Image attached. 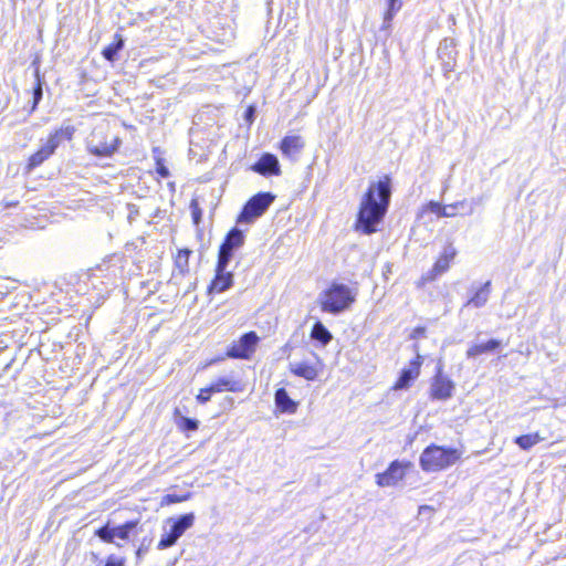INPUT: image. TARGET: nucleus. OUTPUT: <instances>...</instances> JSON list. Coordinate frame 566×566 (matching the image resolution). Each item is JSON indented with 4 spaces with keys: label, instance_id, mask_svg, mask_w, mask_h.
Here are the masks:
<instances>
[{
    "label": "nucleus",
    "instance_id": "c756f323",
    "mask_svg": "<svg viewBox=\"0 0 566 566\" xmlns=\"http://www.w3.org/2000/svg\"><path fill=\"white\" fill-rule=\"evenodd\" d=\"M177 424L184 431H196L199 427V421L197 419L180 416L179 419H177Z\"/></svg>",
    "mask_w": 566,
    "mask_h": 566
},
{
    "label": "nucleus",
    "instance_id": "f03ea898",
    "mask_svg": "<svg viewBox=\"0 0 566 566\" xmlns=\"http://www.w3.org/2000/svg\"><path fill=\"white\" fill-rule=\"evenodd\" d=\"M460 457L458 449L431 444L422 451L419 463L423 471L437 472L453 465Z\"/></svg>",
    "mask_w": 566,
    "mask_h": 566
},
{
    "label": "nucleus",
    "instance_id": "ea45409f",
    "mask_svg": "<svg viewBox=\"0 0 566 566\" xmlns=\"http://www.w3.org/2000/svg\"><path fill=\"white\" fill-rule=\"evenodd\" d=\"M440 207H441V203L436 202V201H430L427 206L428 210L436 214H437V212H440Z\"/></svg>",
    "mask_w": 566,
    "mask_h": 566
},
{
    "label": "nucleus",
    "instance_id": "20e7f679",
    "mask_svg": "<svg viewBox=\"0 0 566 566\" xmlns=\"http://www.w3.org/2000/svg\"><path fill=\"white\" fill-rule=\"evenodd\" d=\"M195 514L186 513L178 517H169L166 523L169 524V530L164 528L160 541L157 544V549L164 551L172 547L185 532L191 528L195 524Z\"/></svg>",
    "mask_w": 566,
    "mask_h": 566
},
{
    "label": "nucleus",
    "instance_id": "412c9836",
    "mask_svg": "<svg viewBox=\"0 0 566 566\" xmlns=\"http://www.w3.org/2000/svg\"><path fill=\"white\" fill-rule=\"evenodd\" d=\"M491 293V281L479 286L474 294L467 301L465 306L481 307L483 306Z\"/></svg>",
    "mask_w": 566,
    "mask_h": 566
},
{
    "label": "nucleus",
    "instance_id": "6ab92c4d",
    "mask_svg": "<svg viewBox=\"0 0 566 566\" xmlns=\"http://www.w3.org/2000/svg\"><path fill=\"white\" fill-rule=\"evenodd\" d=\"M495 350V338H490L488 340H480L479 338L476 342L468 349L467 356L469 358H478L482 355L493 353Z\"/></svg>",
    "mask_w": 566,
    "mask_h": 566
},
{
    "label": "nucleus",
    "instance_id": "393cba45",
    "mask_svg": "<svg viewBox=\"0 0 566 566\" xmlns=\"http://www.w3.org/2000/svg\"><path fill=\"white\" fill-rule=\"evenodd\" d=\"M542 440L543 438L538 433H530L517 437L515 443L523 450H530Z\"/></svg>",
    "mask_w": 566,
    "mask_h": 566
},
{
    "label": "nucleus",
    "instance_id": "7ed1b4c3",
    "mask_svg": "<svg viewBox=\"0 0 566 566\" xmlns=\"http://www.w3.org/2000/svg\"><path fill=\"white\" fill-rule=\"evenodd\" d=\"M355 302V294L343 283H332L331 286L319 294L322 311L331 314H339L347 310Z\"/></svg>",
    "mask_w": 566,
    "mask_h": 566
},
{
    "label": "nucleus",
    "instance_id": "9d476101",
    "mask_svg": "<svg viewBox=\"0 0 566 566\" xmlns=\"http://www.w3.org/2000/svg\"><path fill=\"white\" fill-rule=\"evenodd\" d=\"M228 265L229 263H223L222 260H218L214 279L208 287L209 293H222L232 286L233 273L227 271Z\"/></svg>",
    "mask_w": 566,
    "mask_h": 566
},
{
    "label": "nucleus",
    "instance_id": "a878e982",
    "mask_svg": "<svg viewBox=\"0 0 566 566\" xmlns=\"http://www.w3.org/2000/svg\"><path fill=\"white\" fill-rule=\"evenodd\" d=\"M50 156H52V155L42 145L41 148L29 158L28 169L32 170V169L39 167Z\"/></svg>",
    "mask_w": 566,
    "mask_h": 566
},
{
    "label": "nucleus",
    "instance_id": "5701e85b",
    "mask_svg": "<svg viewBox=\"0 0 566 566\" xmlns=\"http://www.w3.org/2000/svg\"><path fill=\"white\" fill-rule=\"evenodd\" d=\"M455 44L453 39H443L438 46V56L442 61L449 60V57H455Z\"/></svg>",
    "mask_w": 566,
    "mask_h": 566
},
{
    "label": "nucleus",
    "instance_id": "b1692460",
    "mask_svg": "<svg viewBox=\"0 0 566 566\" xmlns=\"http://www.w3.org/2000/svg\"><path fill=\"white\" fill-rule=\"evenodd\" d=\"M116 38H117V41L105 46L102 52L104 59L109 62H114L116 60L118 52L124 46V41H123L122 36L116 35Z\"/></svg>",
    "mask_w": 566,
    "mask_h": 566
},
{
    "label": "nucleus",
    "instance_id": "f704fd0d",
    "mask_svg": "<svg viewBox=\"0 0 566 566\" xmlns=\"http://www.w3.org/2000/svg\"><path fill=\"white\" fill-rule=\"evenodd\" d=\"M97 566L102 565L98 564ZM103 566H125V559L115 555H111L107 557L106 563Z\"/></svg>",
    "mask_w": 566,
    "mask_h": 566
},
{
    "label": "nucleus",
    "instance_id": "f257e3e1",
    "mask_svg": "<svg viewBox=\"0 0 566 566\" xmlns=\"http://www.w3.org/2000/svg\"><path fill=\"white\" fill-rule=\"evenodd\" d=\"M391 178L386 175L378 181L370 182L361 197L356 220V229L365 234L376 232L384 220L391 200Z\"/></svg>",
    "mask_w": 566,
    "mask_h": 566
},
{
    "label": "nucleus",
    "instance_id": "2eb2a0df",
    "mask_svg": "<svg viewBox=\"0 0 566 566\" xmlns=\"http://www.w3.org/2000/svg\"><path fill=\"white\" fill-rule=\"evenodd\" d=\"M316 365L308 364L307 361L291 363L290 370L295 376L302 377L306 380H315L322 370V361L317 355H315Z\"/></svg>",
    "mask_w": 566,
    "mask_h": 566
},
{
    "label": "nucleus",
    "instance_id": "37998d69",
    "mask_svg": "<svg viewBox=\"0 0 566 566\" xmlns=\"http://www.w3.org/2000/svg\"><path fill=\"white\" fill-rule=\"evenodd\" d=\"M443 209H446V206H442V205H441V207H440V212H437V216H438V217H444Z\"/></svg>",
    "mask_w": 566,
    "mask_h": 566
},
{
    "label": "nucleus",
    "instance_id": "58836bf2",
    "mask_svg": "<svg viewBox=\"0 0 566 566\" xmlns=\"http://www.w3.org/2000/svg\"><path fill=\"white\" fill-rule=\"evenodd\" d=\"M156 171L161 178H167L169 176V169L164 165V163H161V160L157 161Z\"/></svg>",
    "mask_w": 566,
    "mask_h": 566
},
{
    "label": "nucleus",
    "instance_id": "a19ab883",
    "mask_svg": "<svg viewBox=\"0 0 566 566\" xmlns=\"http://www.w3.org/2000/svg\"><path fill=\"white\" fill-rule=\"evenodd\" d=\"M148 551V545L145 544V541L140 544L138 549L136 551L137 558H142Z\"/></svg>",
    "mask_w": 566,
    "mask_h": 566
},
{
    "label": "nucleus",
    "instance_id": "0eeeda50",
    "mask_svg": "<svg viewBox=\"0 0 566 566\" xmlns=\"http://www.w3.org/2000/svg\"><path fill=\"white\" fill-rule=\"evenodd\" d=\"M120 139L113 137L107 142L103 132L95 129L86 142V148L90 154L97 157H111L119 147Z\"/></svg>",
    "mask_w": 566,
    "mask_h": 566
},
{
    "label": "nucleus",
    "instance_id": "49530a36",
    "mask_svg": "<svg viewBox=\"0 0 566 566\" xmlns=\"http://www.w3.org/2000/svg\"><path fill=\"white\" fill-rule=\"evenodd\" d=\"M252 109H248V116H251Z\"/></svg>",
    "mask_w": 566,
    "mask_h": 566
},
{
    "label": "nucleus",
    "instance_id": "423d86ee",
    "mask_svg": "<svg viewBox=\"0 0 566 566\" xmlns=\"http://www.w3.org/2000/svg\"><path fill=\"white\" fill-rule=\"evenodd\" d=\"M138 520L128 521L122 525L111 526L109 523L96 530L95 535L105 543L115 544L117 547H122V544L115 539L126 541L129 538L132 532L137 527Z\"/></svg>",
    "mask_w": 566,
    "mask_h": 566
},
{
    "label": "nucleus",
    "instance_id": "6e6552de",
    "mask_svg": "<svg viewBox=\"0 0 566 566\" xmlns=\"http://www.w3.org/2000/svg\"><path fill=\"white\" fill-rule=\"evenodd\" d=\"M245 241L244 232L238 228L231 229L219 248L218 260L230 263L234 251L240 249Z\"/></svg>",
    "mask_w": 566,
    "mask_h": 566
},
{
    "label": "nucleus",
    "instance_id": "a18cd8bd",
    "mask_svg": "<svg viewBox=\"0 0 566 566\" xmlns=\"http://www.w3.org/2000/svg\"><path fill=\"white\" fill-rule=\"evenodd\" d=\"M252 109H248V116H251Z\"/></svg>",
    "mask_w": 566,
    "mask_h": 566
},
{
    "label": "nucleus",
    "instance_id": "bb28decb",
    "mask_svg": "<svg viewBox=\"0 0 566 566\" xmlns=\"http://www.w3.org/2000/svg\"><path fill=\"white\" fill-rule=\"evenodd\" d=\"M190 254H191V250L182 249V250H179L177 255H176V260H175L176 268L182 274H185L189 270V256H190Z\"/></svg>",
    "mask_w": 566,
    "mask_h": 566
},
{
    "label": "nucleus",
    "instance_id": "c9c22d12",
    "mask_svg": "<svg viewBox=\"0 0 566 566\" xmlns=\"http://www.w3.org/2000/svg\"><path fill=\"white\" fill-rule=\"evenodd\" d=\"M457 255V250L452 245V244H449L444 248L443 250V253H442V258L448 260L449 262H451L454 256Z\"/></svg>",
    "mask_w": 566,
    "mask_h": 566
},
{
    "label": "nucleus",
    "instance_id": "4c0bfd02",
    "mask_svg": "<svg viewBox=\"0 0 566 566\" xmlns=\"http://www.w3.org/2000/svg\"><path fill=\"white\" fill-rule=\"evenodd\" d=\"M455 66V57H449V60L442 61V69L444 73L452 72Z\"/></svg>",
    "mask_w": 566,
    "mask_h": 566
},
{
    "label": "nucleus",
    "instance_id": "473e14b6",
    "mask_svg": "<svg viewBox=\"0 0 566 566\" xmlns=\"http://www.w3.org/2000/svg\"><path fill=\"white\" fill-rule=\"evenodd\" d=\"M190 209H191V216H192L193 223L198 226L201 221L202 211L196 200L191 201Z\"/></svg>",
    "mask_w": 566,
    "mask_h": 566
},
{
    "label": "nucleus",
    "instance_id": "aec40b11",
    "mask_svg": "<svg viewBox=\"0 0 566 566\" xmlns=\"http://www.w3.org/2000/svg\"><path fill=\"white\" fill-rule=\"evenodd\" d=\"M275 405L281 412L294 413L297 408V403L291 399L287 391L284 388H279L275 391Z\"/></svg>",
    "mask_w": 566,
    "mask_h": 566
},
{
    "label": "nucleus",
    "instance_id": "e433bc0d",
    "mask_svg": "<svg viewBox=\"0 0 566 566\" xmlns=\"http://www.w3.org/2000/svg\"><path fill=\"white\" fill-rule=\"evenodd\" d=\"M211 395L212 394H208L207 387L202 388L200 389V392L197 395V401L202 405L207 403L210 400Z\"/></svg>",
    "mask_w": 566,
    "mask_h": 566
},
{
    "label": "nucleus",
    "instance_id": "dca6fc26",
    "mask_svg": "<svg viewBox=\"0 0 566 566\" xmlns=\"http://www.w3.org/2000/svg\"><path fill=\"white\" fill-rule=\"evenodd\" d=\"M75 133V128L72 125H65L61 128L54 130L48 137L46 142L43 144V147L53 155L56 148L61 145L63 140H71Z\"/></svg>",
    "mask_w": 566,
    "mask_h": 566
},
{
    "label": "nucleus",
    "instance_id": "2f4dec72",
    "mask_svg": "<svg viewBox=\"0 0 566 566\" xmlns=\"http://www.w3.org/2000/svg\"><path fill=\"white\" fill-rule=\"evenodd\" d=\"M190 493H186L184 495H177V494H167L161 500V505H169L174 503H180L185 502L190 499Z\"/></svg>",
    "mask_w": 566,
    "mask_h": 566
},
{
    "label": "nucleus",
    "instance_id": "ddd939ff",
    "mask_svg": "<svg viewBox=\"0 0 566 566\" xmlns=\"http://www.w3.org/2000/svg\"><path fill=\"white\" fill-rule=\"evenodd\" d=\"M254 172L262 176H279L281 175V167L279 159L275 155L265 153L261 158L251 167Z\"/></svg>",
    "mask_w": 566,
    "mask_h": 566
},
{
    "label": "nucleus",
    "instance_id": "9b49d317",
    "mask_svg": "<svg viewBox=\"0 0 566 566\" xmlns=\"http://www.w3.org/2000/svg\"><path fill=\"white\" fill-rule=\"evenodd\" d=\"M431 396L437 400H446L452 396L454 384L453 381L442 374V367H438V371L431 384Z\"/></svg>",
    "mask_w": 566,
    "mask_h": 566
},
{
    "label": "nucleus",
    "instance_id": "4468645a",
    "mask_svg": "<svg viewBox=\"0 0 566 566\" xmlns=\"http://www.w3.org/2000/svg\"><path fill=\"white\" fill-rule=\"evenodd\" d=\"M421 364H422V358L420 355H417V357L415 359H412L406 368L402 369L394 388L395 389L408 388L410 386V384L419 376Z\"/></svg>",
    "mask_w": 566,
    "mask_h": 566
},
{
    "label": "nucleus",
    "instance_id": "4be33fe9",
    "mask_svg": "<svg viewBox=\"0 0 566 566\" xmlns=\"http://www.w3.org/2000/svg\"><path fill=\"white\" fill-rule=\"evenodd\" d=\"M311 337L321 343L322 346H326L333 338L331 332L319 321L313 325Z\"/></svg>",
    "mask_w": 566,
    "mask_h": 566
},
{
    "label": "nucleus",
    "instance_id": "72a5a7b5",
    "mask_svg": "<svg viewBox=\"0 0 566 566\" xmlns=\"http://www.w3.org/2000/svg\"><path fill=\"white\" fill-rule=\"evenodd\" d=\"M449 265H450V262L448 260L443 259L442 256H440L438 259V261L434 263L433 271L437 274H441L449 269Z\"/></svg>",
    "mask_w": 566,
    "mask_h": 566
},
{
    "label": "nucleus",
    "instance_id": "7c9ffc66",
    "mask_svg": "<svg viewBox=\"0 0 566 566\" xmlns=\"http://www.w3.org/2000/svg\"><path fill=\"white\" fill-rule=\"evenodd\" d=\"M388 8L384 14V20L392 21L396 13L401 9V0H387Z\"/></svg>",
    "mask_w": 566,
    "mask_h": 566
},
{
    "label": "nucleus",
    "instance_id": "f8f14e48",
    "mask_svg": "<svg viewBox=\"0 0 566 566\" xmlns=\"http://www.w3.org/2000/svg\"><path fill=\"white\" fill-rule=\"evenodd\" d=\"M403 476L402 464L398 460H395L385 472L376 474V483L381 488L392 486L402 480Z\"/></svg>",
    "mask_w": 566,
    "mask_h": 566
},
{
    "label": "nucleus",
    "instance_id": "79ce46f5",
    "mask_svg": "<svg viewBox=\"0 0 566 566\" xmlns=\"http://www.w3.org/2000/svg\"><path fill=\"white\" fill-rule=\"evenodd\" d=\"M390 27H391V21L387 22V20H384L380 30L388 31L390 29Z\"/></svg>",
    "mask_w": 566,
    "mask_h": 566
},
{
    "label": "nucleus",
    "instance_id": "a211bd4d",
    "mask_svg": "<svg viewBox=\"0 0 566 566\" xmlns=\"http://www.w3.org/2000/svg\"><path fill=\"white\" fill-rule=\"evenodd\" d=\"M304 146L305 143L301 136L287 135L281 140L280 150L282 151L283 156L293 158L302 151Z\"/></svg>",
    "mask_w": 566,
    "mask_h": 566
},
{
    "label": "nucleus",
    "instance_id": "c85d7f7f",
    "mask_svg": "<svg viewBox=\"0 0 566 566\" xmlns=\"http://www.w3.org/2000/svg\"><path fill=\"white\" fill-rule=\"evenodd\" d=\"M34 75H35L36 84L32 91V95H33L32 111H34L36 108L38 104L40 103V101L42 99V96H43L42 82L40 78L39 69H35Z\"/></svg>",
    "mask_w": 566,
    "mask_h": 566
},
{
    "label": "nucleus",
    "instance_id": "c03bdc74",
    "mask_svg": "<svg viewBox=\"0 0 566 566\" xmlns=\"http://www.w3.org/2000/svg\"><path fill=\"white\" fill-rule=\"evenodd\" d=\"M423 332H424V328H417V329L415 331V333H418V334H421V333H423Z\"/></svg>",
    "mask_w": 566,
    "mask_h": 566
},
{
    "label": "nucleus",
    "instance_id": "cd10ccee",
    "mask_svg": "<svg viewBox=\"0 0 566 566\" xmlns=\"http://www.w3.org/2000/svg\"><path fill=\"white\" fill-rule=\"evenodd\" d=\"M464 207H465V202L464 201H460V202H457V203H453V205H448L446 206V209H443V213H444V217H454L459 213H470L472 212V208L469 207L468 210H464Z\"/></svg>",
    "mask_w": 566,
    "mask_h": 566
},
{
    "label": "nucleus",
    "instance_id": "f3484780",
    "mask_svg": "<svg viewBox=\"0 0 566 566\" xmlns=\"http://www.w3.org/2000/svg\"><path fill=\"white\" fill-rule=\"evenodd\" d=\"M243 389L244 386L242 381L234 379L232 376L220 377L207 387L208 394H219L223 391L240 392L243 391Z\"/></svg>",
    "mask_w": 566,
    "mask_h": 566
},
{
    "label": "nucleus",
    "instance_id": "1a4fd4ad",
    "mask_svg": "<svg viewBox=\"0 0 566 566\" xmlns=\"http://www.w3.org/2000/svg\"><path fill=\"white\" fill-rule=\"evenodd\" d=\"M258 342L256 333L248 332L228 349L227 355L230 358L248 359L254 353Z\"/></svg>",
    "mask_w": 566,
    "mask_h": 566
},
{
    "label": "nucleus",
    "instance_id": "39448f33",
    "mask_svg": "<svg viewBox=\"0 0 566 566\" xmlns=\"http://www.w3.org/2000/svg\"><path fill=\"white\" fill-rule=\"evenodd\" d=\"M275 196L272 192H259L244 205L238 217V223H253L273 203Z\"/></svg>",
    "mask_w": 566,
    "mask_h": 566
}]
</instances>
